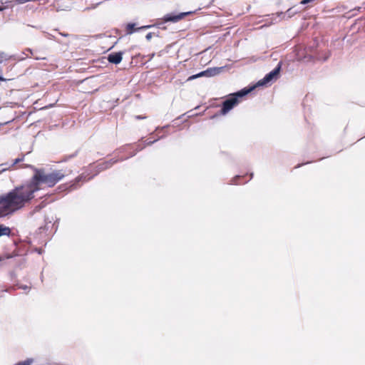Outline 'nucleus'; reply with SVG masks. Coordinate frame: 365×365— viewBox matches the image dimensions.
Returning a JSON list of instances; mask_svg holds the SVG:
<instances>
[{
	"label": "nucleus",
	"mask_w": 365,
	"mask_h": 365,
	"mask_svg": "<svg viewBox=\"0 0 365 365\" xmlns=\"http://www.w3.org/2000/svg\"><path fill=\"white\" fill-rule=\"evenodd\" d=\"M37 252H38V254H41V249L37 250Z\"/></svg>",
	"instance_id": "nucleus-31"
},
{
	"label": "nucleus",
	"mask_w": 365,
	"mask_h": 365,
	"mask_svg": "<svg viewBox=\"0 0 365 365\" xmlns=\"http://www.w3.org/2000/svg\"><path fill=\"white\" fill-rule=\"evenodd\" d=\"M224 69V67H212L201 71L197 74L192 75L188 78V81L194 80L200 77H212L220 74Z\"/></svg>",
	"instance_id": "nucleus-5"
},
{
	"label": "nucleus",
	"mask_w": 365,
	"mask_h": 365,
	"mask_svg": "<svg viewBox=\"0 0 365 365\" xmlns=\"http://www.w3.org/2000/svg\"><path fill=\"white\" fill-rule=\"evenodd\" d=\"M255 89V86L246 87L239 91L230 95V97L224 101L222 103L220 113L222 115L227 114L239 103V98L247 96L248 93Z\"/></svg>",
	"instance_id": "nucleus-3"
},
{
	"label": "nucleus",
	"mask_w": 365,
	"mask_h": 365,
	"mask_svg": "<svg viewBox=\"0 0 365 365\" xmlns=\"http://www.w3.org/2000/svg\"><path fill=\"white\" fill-rule=\"evenodd\" d=\"M96 168H97V173L96 174H94L93 176L90 177L88 178V180H91L96 175H97L98 173L101 172V171H103V170H105V168L104 166L103 165V163H98L97 165H96Z\"/></svg>",
	"instance_id": "nucleus-16"
},
{
	"label": "nucleus",
	"mask_w": 365,
	"mask_h": 365,
	"mask_svg": "<svg viewBox=\"0 0 365 365\" xmlns=\"http://www.w3.org/2000/svg\"><path fill=\"white\" fill-rule=\"evenodd\" d=\"M16 289V287H11L10 289H5V290H2V291H6V292H9V290H15Z\"/></svg>",
	"instance_id": "nucleus-27"
},
{
	"label": "nucleus",
	"mask_w": 365,
	"mask_h": 365,
	"mask_svg": "<svg viewBox=\"0 0 365 365\" xmlns=\"http://www.w3.org/2000/svg\"><path fill=\"white\" fill-rule=\"evenodd\" d=\"M168 125L163 126V127L162 128V129H164V128H166V127H168Z\"/></svg>",
	"instance_id": "nucleus-34"
},
{
	"label": "nucleus",
	"mask_w": 365,
	"mask_h": 365,
	"mask_svg": "<svg viewBox=\"0 0 365 365\" xmlns=\"http://www.w3.org/2000/svg\"><path fill=\"white\" fill-rule=\"evenodd\" d=\"M16 2H17V4H24L26 2H29V0H17Z\"/></svg>",
	"instance_id": "nucleus-22"
},
{
	"label": "nucleus",
	"mask_w": 365,
	"mask_h": 365,
	"mask_svg": "<svg viewBox=\"0 0 365 365\" xmlns=\"http://www.w3.org/2000/svg\"><path fill=\"white\" fill-rule=\"evenodd\" d=\"M31 165H27V164H26V165H24V167L31 168V167H30Z\"/></svg>",
	"instance_id": "nucleus-30"
},
{
	"label": "nucleus",
	"mask_w": 365,
	"mask_h": 365,
	"mask_svg": "<svg viewBox=\"0 0 365 365\" xmlns=\"http://www.w3.org/2000/svg\"><path fill=\"white\" fill-rule=\"evenodd\" d=\"M315 0H302L300 1V4H302V5H306V4H308L312 1H314Z\"/></svg>",
	"instance_id": "nucleus-19"
},
{
	"label": "nucleus",
	"mask_w": 365,
	"mask_h": 365,
	"mask_svg": "<svg viewBox=\"0 0 365 365\" xmlns=\"http://www.w3.org/2000/svg\"><path fill=\"white\" fill-rule=\"evenodd\" d=\"M11 232V230L5 226L4 225H0V237L2 236H10Z\"/></svg>",
	"instance_id": "nucleus-12"
},
{
	"label": "nucleus",
	"mask_w": 365,
	"mask_h": 365,
	"mask_svg": "<svg viewBox=\"0 0 365 365\" xmlns=\"http://www.w3.org/2000/svg\"><path fill=\"white\" fill-rule=\"evenodd\" d=\"M123 52L122 51L110 53L108 55L107 59L109 63L117 65L121 62L123 59Z\"/></svg>",
	"instance_id": "nucleus-8"
},
{
	"label": "nucleus",
	"mask_w": 365,
	"mask_h": 365,
	"mask_svg": "<svg viewBox=\"0 0 365 365\" xmlns=\"http://www.w3.org/2000/svg\"><path fill=\"white\" fill-rule=\"evenodd\" d=\"M18 287H19V289H21L23 290H26V291L30 290V287L27 285H19Z\"/></svg>",
	"instance_id": "nucleus-18"
},
{
	"label": "nucleus",
	"mask_w": 365,
	"mask_h": 365,
	"mask_svg": "<svg viewBox=\"0 0 365 365\" xmlns=\"http://www.w3.org/2000/svg\"><path fill=\"white\" fill-rule=\"evenodd\" d=\"M9 275H10L11 279L16 277V274H15V273L14 272H11L9 273Z\"/></svg>",
	"instance_id": "nucleus-26"
},
{
	"label": "nucleus",
	"mask_w": 365,
	"mask_h": 365,
	"mask_svg": "<svg viewBox=\"0 0 365 365\" xmlns=\"http://www.w3.org/2000/svg\"><path fill=\"white\" fill-rule=\"evenodd\" d=\"M60 34L63 36H68V34H63V33H60Z\"/></svg>",
	"instance_id": "nucleus-28"
},
{
	"label": "nucleus",
	"mask_w": 365,
	"mask_h": 365,
	"mask_svg": "<svg viewBox=\"0 0 365 365\" xmlns=\"http://www.w3.org/2000/svg\"><path fill=\"white\" fill-rule=\"evenodd\" d=\"M143 148H138L137 151L141 150Z\"/></svg>",
	"instance_id": "nucleus-33"
},
{
	"label": "nucleus",
	"mask_w": 365,
	"mask_h": 365,
	"mask_svg": "<svg viewBox=\"0 0 365 365\" xmlns=\"http://www.w3.org/2000/svg\"><path fill=\"white\" fill-rule=\"evenodd\" d=\"M86 176L82 174L78 176L73 181L70 182L69 183H66L61 185L58 186V189L60 190V192L68 191L70 192L71 190L77 189L79 185L78 183L80 182L86 181Z\"/></svg>",
	"instance_id": "nucleus-6"
},
{
	"label": "nucleus",
	"mask_w": 365,
	"mask_h": 365,
	"mask_svg": "<svg viewBox=\"0 0 365 365\" xmlns=\"http://www.w3.org/2000/svg\"><path fill=\"white\" fill-rule=\"evenodd\" d=\"M152 37H153V33H151V32L147 34V35L145 36V38L147 41H150Z\"/></svg>",
	"instance_id": "nucleus-21"
},
{
	"label": "nucleus",
	"mask_w": 365,
	"mask_h": 365,
	"mask_svg": "<svg viewBox=\"0 0 365 365\" xmlns=\"http://www.w3.org/2000/svg\"><path fill=\"white\" fill-rule=\"evenodd\" d=\"M301 166V165H298L297 166H296L295 168H299Z\"/></svg>",
	"instance_id": "nucleus-35"
},
{
	"label": "nucleus",
	"mask_w": 365,
	"mask_h": 365,
	"mask_svg": "<svg viewBox=\"0 0 365 365\" xmlns=\"http://www.w3.org/2000/svg\"><path fill=\"white\" fill-rule=\"evenodd\" d=\"M163 138V136L161 137H159L158 139H155V140H148L146 142V145H153V143H155L156 141H158V140L161 139Z\"/></svg>",
	"instance_id": "nucleus-17"
},
{
	"label": "nucleus",
	"mask_w": 365,
	"mask_h": 365,
	"mask_svg": "<svg viewBox=\"0 0 365 365\" xmlns=\"http://www.w3.org/2000/svg\"><path fill=\"white\" fill-rule=\"evenodd\" d=\"M252 176H253V173H251L250 175L249 179L242 180L245 177H247V175H245V176L236 175L234 178H232L231 180V182H232L231 183L235 184V185L244 184V183L249 182L252 178Z\"/></svg>",
	"instance_id": "nucleus-11"
},
{
	"label": "nucleus",
	"mask_w": 365,
	"mask_h": 365,
	"mask_svg": "<svg viewBox=\"0 0 365 365\" xmlns=\"http://www.w3.org/2000/svg\"><path fill=\"white\" fill-rule=\"evenodd\" d=\"M28 51L32 54V51L30 48H28Z\"/></svg>",
	"instance_id": "nucleus-32"
},
{
	"label": "nucleus",
	"mask_w": 365,
	"mask_h": 365,
	"mask_svg": "<svg viewBox=\"0 0 365 365\" xmlns=\"http://www.w3.org/2000/svg\"><path fill=\"white\" fill-rule=\"evenodd\" d=\"M24 160V155H22L21 158H18L15 159L14 160L13 163H11V165H9V163H7L1 164L0 165V168H1L0 173L10 169L11 168H12L17 163H21Z\"/></svg>",
	"instance_id": "nucleus-9"
},
{
	"label": "nucleus",
	"mask_w": 365,
	"mask_h": 365,
	"mask_svg": "<svg viewBox=\"0 0 365 365\" xmlns=\"http://www.w3.org/2000/svg\"><path fill=\"white\" fill-rule=\"evenodd\" d=\"M46 37L48 38H49V39H53L54 38V36L52 34H48V33H46Z\"/></svg>",
	"instance_id": "nucleus-23"
},
{
	"label": "nucleus",
	"mask_w": 365,
	"mask_h": 365,
	"mask_svg": "<svg viewBox=\"0 0 365 365\" xmlns=\"http://www.w3.org/2000/svg\"><path fill=\"white\" fill-rule=\"evenodd\" d=\"M192 12H181L179 14H175V13L168 14L163 16V22L158 24V27L162 28L161 25L165 22H173V23L178 22L180 20H181L182 19H183L185 16L189 15Z\"/></svg>",
	"instance_id": "nucleus-7"
},
{
	"label": "nucleus",
	"mask_w": 365,
	"mask_h": 365,
	"mask_svg": "<svg viewBox=\"0 0 365 365\" xmlns=\"http://www.w3.org/2000/svg\"><path fill=\"white\" fill-rule=\"evenodd\" d=\"M135 23H128L126 25V34L130 35L135 31H138L137 29H135Z\"/></svg>",
	"instance_id": "nucleus-13"
},
{
	"label": "nucleus",
	"mask_w": 365,
	"mask_h": 365,
	"mask_svg": "<svg viewBox=\"0 0 365 365\" xmlns=\"http://www.w3.org/2000/svg\"><path fill=\"white\" fill-rule=\"evenodd\" d=\"M117 161H118L117 160L111 159L110 160L103 162L102 163H103V165L104 166L105 169L106 170V169L110 168Z\"/></svg>",
	"instance_id": "nucleus-14"
},
{
	"label": "nucleus",
	"mask_w": 365,
	"mask_h": 365,
	"mask_svg": "<svg viewBox=\"0 0 365 365\" xmlns=\"http://www.w3.org/2000/svg\"><path fill=\"white\" fill-rule=\"evenodd\" d=\"M6 9L5 6H0V11H4Z\"/></svg>",
	"instance_id": "nucleus-29"
},
{
	"label": "nucleus",
	"mask_w": 365,
	"mask_h": 365,
	"mask_svg": "<svg viewBox=\"0 0 365 365\" xmlns=\"http://www.w3.org/2000/svg\"><path fill=\"white\" fill-rule=\"evenodd\" d=\"M282 68V62H279L277 66L269 73H267L264 77L259 80L254 86L259 87L264 86L271 83L273 81L277 80L279 76V73Z\"/></svg>",
	"instance_id": "nucleus-4"
},
{
	"label": "nucleus",
	"mask_w": 365,
	"mask_h": 365,
	"mask_svg": "<svg viewBox=\"0 0 365 365\" xmlns=\"http://www.w3.org/2000/svg\"><path fill=\"white\" fill-rule=\"evenodd\" d=\"M30 167L34 173L31 178L14 188L21 208L34 198V192L41 189V185L45 184L52 187L65 177L64 173L59 170L46 173L44 168H37L34 165Z\"/></svg>",
	"instance_id": "nucleus-1"
},
{
	"label": "nucleus",
	"mask_w": 365,
	"mask_h": 365,
	"mask_svg": "<svg viewBox=\"0 0 365 365\" xmlns=\"http://www.w3.org/2000/svg\"><path fill=\"white\" fill-rule=\"evenodd\" d=\"M21 208L14 189L0 195V217L11 215Z\"/></svg>",
	"instance_id": "nucleus-2"
},
{
	"label": "nucleus",
	"mask_w": 365,
	"mask_h": 365,
	"mask_svg": "<svg viewBox=\"0 0 365 365\" xmlns=\"http://www.w3.org/2000/svg\"><path fill=\"white\" fill-rule=\"evenodd\" d=\"M300 11L297 9H296L294 6L293 7H291L289 9H288L286 12H280V13H278V16L282 17V19H285V17L287 16V19H289L291 17H292L293 16H294L295 14H297V13H299Z\"/></svg>",
	"instance_id": "nucleus-10"
},
{
	"label": "nucleus",
	"mask_w": 365,
	"mask_h": 365,
	"mask_svg": "<svg viewBox=\"0 0 365 365\" xmlns=\"http://www.w3.org/2000/svg\"><path fill=\"white\" fill-rule=\"evenodd\" d=\"M329 56H330V53H329L327 55H326V56L323 58L322 61H326L329 58Z\"/></svg>",
	"instance_id": "nucleus-25"
},
{
	"label": "nucleus",
	"mask_w": 365,
	"mask_h": 365,
	"mask_svg": "<svg viewBox=\"0 0 365 365\" xmlns=\"http://www.w3.org/2000/svg\"><path fill=\"white\" fill-rule=\"evenodd\" d=\"M151 27H152L151 25H146V26H140L139 28H137V30H145V29H150Z\"/></svg>",
	"instance_id": "nucleus-20"
},
{
	"label": "nucleus",
	"mask_w": 365,
	"mask_h": 365,
	"mask_svg": "<svg viewBox=\"0 0 365 365\" xmlns=\"http://www.w3.org/2000/svg\"><path fill=\"white\" fill-rule=\"evenodd\" d=\"M34 360L32 358H28L25 361H19L14 365H31L34 363Z\"/></svg>",
	"instance_id": "nucleus-15"
},
{
	"label": "nucleus",
	"mask_w": 365,
	"mask_h": 365,
	"mask_svg": "<svg viewBox=\"0 0 365 365\" xmlns=\"http://www.w3.org/2000/svg\"><path fill=\"white\" fill-rule=\"evenodd\" d=\"M146 117L143 115H136L135 118L138 120L145 119Z\"/></svg>",
	"instance_id": "nucleus-24"
}]
</instances>
